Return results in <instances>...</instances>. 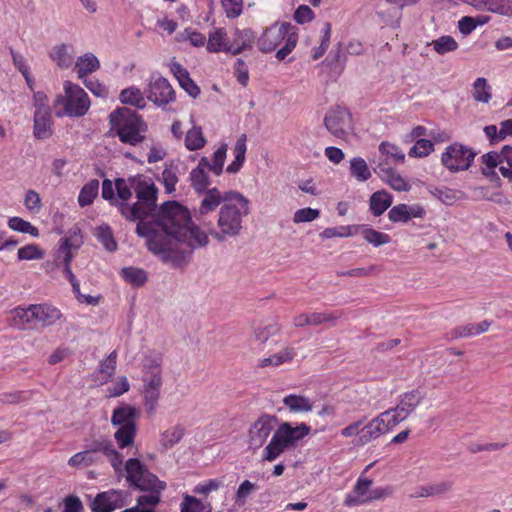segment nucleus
<instances>
[{
	"mask_svg": "<svg viewBox=\"0 0 512 512\" xmlns=\"http://www.w3.org/2000/svg\"><path fill=\"white\" fill-rule=\"evenodd\" d=\"M115 207L128 221H138L136 233L146 238L148 250L164 262L176 261L208 243L187 208L175 201L157 206L158 189L142 175L115 180Z\"/></svg>",
	"mask_w": 512,
	"mask_h": 512,
	"instance_id": "1",
	"label": "nucleus"
},
{
	"mask_svg": "<svg viewBox=\"0 0 512 512\" xmlns=\"http://www.w3.org/2000/svg\"><path fill=\"white\" fill-rule=\"evenodd\" d=\"M228 197L224 198L218 212V229L210 231L219 242L238 236L243 228V218L249 214V201L241 193L229 191Z\"/></svg>",
	"mask_w": 512,
	"mask_h": 512,
	"instance_id": "2",
	"label": "nucleus"
},
{
	"mask_svg": "<svg viewBox=\"0 0 512 512\" xmlns=\"http://www.w3.org/2000/svg\"><path fill=\"white\" fill-rule=\"evenodd\" d=\"M310 433V427L301 423L293 427L288 422H283L274 432L269 444L264 448L262 459L273 462L284 451L295 447L298 441Z\"/></svg>",
	"mask_w": 512,
	"mask_h": 512,
	"instance_id": "3",
	"label": "nucleus"
},
{
	"mask_svg": "<svg viewBox=\"0 0 512 512\" xmlns=\"http://www.w3.org/2000/svg\"><path fill=\"white\" fill-rule=\"evenodd\" d=\"M109 120L121 142L135 146L144 140L141 133L146 125L133 110L118 108L109 115Z\"/></svg>",
	"mask_w": 512,
	"mask_h": 512,
	"instance_id": "4",
	"label": "nucleus"
},
{
	"mask_svg": "<svg viewBox=\"0 0 512 512\" xmlns=\"http://www.w3.org/2000/svg\"><path fill=\"white\" fill-rule=\"evenodd\" d=\"M140 416L139 411L126 403L120 404L113 410L111 424L117 427L114 433V439L120 449L134 445L137 433V420Z\"/></svg>",
	"mask_w": 512,
	"mask_h": 512,
	"instance_id": "5",
	"label": "nucleus"
},
{
	"mask_svg": "<svg viewBox=\"0 0 512 512\" xmlns=\"http://www.w3.org/2000/svg\"><path fill=\"white\" fill-rule=\"evenodd\" d=\"M226 153L227 145L224 144L214 152L212 162L207 157H202L197 167L190 172L191 185L197 193H202L209 189L208 171L213 172L216 176L222 173Z\"/></svg>",
	"mask_w": 512,
	"mask_h": 512,
	"instance_id": "6",
	"label": "nucleus"
},
{
	"mask_svg": "<svg viewBox=\"0 0 512 512\" xmlns=\"http://www.w3.org/2000/svg\"><path fill=\"white\" fill-rule=\"evenodd\" d=\"M65 95H59L54 106L63 105L62 111H56L58 117L64 115L80 117L86 114L90 107V101L85 91L70 81L64 82Z\"/></svg>",
	"mask_w": 512,
	"mask_h": 512,
	"instance_id": "7",
	"label": "nucleus"
},
{
	"mask_svg": "<svg viewBox=\"0 0 512 512\" xmlns=\"http://www.w3.org/2000/svg\"><path fill=\"white\" fill-rule=\"evenodd\" d=\"M124 470L127 482L138 489H159L166 488V483L159 480L148 468L137 458H130L126 461Z\"/></svg>",
	"mask_w": 512,
	"mask_h": 512,
	"instance_id": "8",
	"label": "nucleus"
},
{
	"mask_svg": "<svg viewBox=\"0 0 512 512\" xmlns=\"http://www.w3.org/2000/svg\"><path fill=\"white\" fill-rule=\"evenodd\" d=\"M160 363V359H155L153 364L145 365V372L143 375V396L145 406L149 414H152L155 411L160 398V391L162 387Z\"/></svg>",
	"mask_w": 512,
	"mask_h": 512,
	"instance_id": "9",
	"label": "nucleus"
},
{
	"mask_svg": "<svg viewBox=\"0 0 512 512\" xmlns=\"http://www.w3.org/2000/svg\"><path fill=\"white\" fill-rule=\"evenodd\" d=\"M326 129L336 138L347 140L353 132L351 113L343 107L330 109L324 117Z\"/></svg>",
	"mask_w": 512,
	"mask_h": 512,
	"instance_id": "10",
	"label": "nucleus"
},
{
	"mask_svg": "<svg viewBox=\"0 0 512 512\" xmlns=\"http://www.w3.org/2000/svg\"><path fill=\"white\" fill-rule=\"evenodd\" d=\"M475 156L476 152L472 149L460 143H453L446 148L441 161L448 170L456 172L467 170Z\"/></svg>",
	"mask_w": 512,
	"mask_h": 512,
	"instance_id": "11",
	"label": "nucleus"
},
{
	"mask_svg": "<svg viewBox=\"0 0 512 512\" xmlns=\"http://www.w3.org/2000/svg\"><path fill=\"white\" fill-rule=\"evenodd\" d=\"M129 504V493L111 489L98 493L90 504L92 512H113Z\"/></svg>",
	"mask_w": 512,
	"mask_h": 512,
	"instance_id": "12",
	"label": "nucleus"
},
{
	"mask_svg": "<svg viewBox=\"0 0 512 512\" xmlns=\"http://www.w3.org/2000/svg\"><path fill=\"white\" fill-rule=\"evenodd\" d=\"M424 396L419 390H412L401 395L396 407L386 410L390 412L391 425H398L407 419L421 404Z\"/></svg>",
	"mask_w": 512,
	"mask_h": 512,
	"instance_id": "13",
	"label": "nucleus"
},
{
	"mask_svg": "<svg viewBox=\"0 0 512 512\" xmlns=\"http://www.w3.org/2000/svg\"><path fill=\"white\" fill-rule=\"evenodd\" d=\"M390 412H382L377 417L373 418L368 424L361 428V434L357 439L356 445L364 446L376 440L381 435L387 433L395 427L391 425L389 418Z\"/></svg>",
	"mask_w": 512,
	"mask_h": 512,
	"instance_id": "14",
	"label": "nucleus"
},
{
	"mask_svg": "<svg viewBox=\"0 0 512 512\" xmlns=\"http://www.w3.org/2000/svg\"><path fill=\"white\" fill-rule=\"evenodd\" d=\"M277 424V418L267 414L261 415L250 427L248 443L252 449L261 448Z\"/></svg>",
	"mask_w": 512,
	"mask_h": 512,
	"instance_id": "15",
	"label": "nucleus"
},
{
	"mask_svg": "<svg viewBox=\"0 0 512 512\" xmlns=\"http://www.w3.org/2000/svg\"><path fill=\"white\" fill-rule=\"evenodd\" d=\"M293 26L288 22L276 23L266 29L262 36L258 39V48L268 53L276 49V47L293 33Z\"/></svg>",
	"mask_w": 512,
	"mask_h": 512,
	"instance_id": "16",
	"label": "nucleus"
},
{
	"mask_svg": "<svg viewBox=\"0 0 512 512\" xmlns=\"http://www.w3.org/2000/svg\"><path fill=\"white\" fill-rule=\"evenodd\" d=\"M84 448L90 453H93L94 457H100L99 453L102 452L109 459L116 473L122 470V456L114 448L110 440L102 437L97 439L85 440Z\"/></svg>",
	"mask_w": 512,
	"mask_h": 512,
	"instance_id": "17",
	"label": "nucleus"
},
{
	"mask_svg": "<svg viewBox=\"0 0 512 512\" xmlns=\"http://www.w3.org/2000/svg\"><path fill=\"white\" fill-rule=\"evenodd\" d=\"M147 98L158 106H164L175 100V92L167 79L158 77L150 81Z\"/></svg>",
	"mask_w": 512,
	"mask_h": 512,
	"instance_id": "18",
	"label": "nucleus"
},
{
	"mask_svg": "<svg viewBox=\"0 0 512 512\" xmlns=\"http://www.w3.org/2000/svg\"><path fill=\"white\" fill-rule=\"evenodd\" d=\"M341 317V313L338 312H312L302 313L293 318V324L297 328L305 326H318L323 323L330 322L333 325L335 321Z\"/></svg>",
	"mask_w": 512,
	"mask_h": 512,
	"instance_id": "19",
	"label": "nucleus"
},
{
	"mask_svg": "<svg viewBox=\"0 0 512 512\" xmlns=\"http://www.w3.org/2000/svg\"><path fill=\"white\" fill-rule=\"evenodd\" d=\"M372 484V480L368 478H359L353 491L346 496L344 504L348 507H352L368 503Z\"/></svg>",
	"mask_w": 512,
	"mask_h": 512,
	"instance_id": "20",
	"label": "nucleus"
},
{
	"mask_svg": "<svg viewBox=\"0 0 512 512\" xmlns=\"http://www.w3.org/2000/svg\"><path fill=\"white\" fill-rule=\"evenodd\" d=\"M228 192L229 191L221 193L215 187L202 192L203 197L200 201L197 213L200 216H204L214 211L220 204H224V198H229Z\"/></svg>",
	"mask_w": 512,
	"mask_h": 512,
	"instance_id": "21",
	"label": "nucleus"
},
{
	"mask_svg": "<svg viewBox=\"0 0 512 512\" xmlns=\"http://www.w3.org/2000/svg\"><path fill=\"white\" fill-rule=\"evenodd\" d=\"M33 135L38 140H45L53 134L51 112L35 111L33 119Z\"/></svg>",
	"mask_w": 512,
	"mask_h": 512,
	"instance_id": "22",
	"label": "nucleus"
},
{
	"mask_svg": "<svg viewBox=\"0 0 512 512\" xmlns=\"http://www.w3.org/2000/svg\"><path fill=\"white\" fill-rule=\"evenodd\" d=\"M170 70L177 79L180 87L184 89L191 97L196 98L200 94V88L191 79L189 72L180 63L172 61Z\"/></svg>",
	"mask_w": 512,
	"mask_h": 512,
	"instance_id": "23",
	"label": "nucleus"
},
{
	"mask_svg": "<svg viewBox=\"0 0 512 512\" xmlns=\"http://www.w3.org/2000/svg\"><path fill=\"white\" fill-rule=\"evenodd\" d=\"M35 326H50L61 318L59 309L47 304H38L34 306Z\"/></svg>",
	"mask_w": 512,
	"mask_h": 512,
	"instance_id": "24",
	"label": "nucleus"
},
{
	"mask_svg": "<svg viewBox=\"0 0 512 512\" xmlns=\"http://www.w3.org/2000/svg\"><path fill=\"white\" fill-rule=\"evenodd\" d=\"M49 57L61 69L69 68L74 59V52L71 45L59 44L52 47Z\"/></svg>",
	"mask_w": 512,
	"mask_h": 512,
	"instance_id": "25",
	"label": "nucleus"
},
{
	"mask_svg": "<svg viewBox=\"0 0 512 512\" xmlns=\"http://www.w3.org/2000/svg\"><path fill=\"white\" fill-rule=\"evenodd\" d=\"M357 232H361L363 238L375 247L388 244L391 240L388 234L376 231L367 225H355V233Z\"/></svg>",
	"mask_w": 512,
	"mask_h": 512,
	"instance_id": "26",
	"label": "nucleus"
},
{
	"mask_svg": "<svg viewBox=\"0 0 512 512\" xmlns=\"http://www.w3.org/2000/svg\"><path fill=\"white\" fill-rule=\"evenodd\" d=\"M283 403L291 412L294 413L310 412L313 408V404L310 399L302 395L290 394L284 397Z\"/></svg>",
	"mask_w": 512,
	"mask_h": 512,
	"instance_id": "27",
	"label": "nucleus"
},
{
	"mask_svg": "<svg viewBox=\"0 0 512 512\" xmlns=\"http://www.w3.org/2000/svg\"><path fill=\"white\" fill-rule=\"evenodd\" d=\"M392 204V196L386 191H377L370 197V210L374 216L382 215Z\"/></svg>",
	"mask_w": 512,
	"mask_h": 512,
	"instance_id": "28",
	"label": "nucleus"
},
{
	"mask_svg": "<svg viewBox=\"0 0 512 512\" xmlns=\"http://www.w3.org/2000/svg\"><path fill=\"white\" fill-rule=\"evenodd\" d=\"M100 63L98 58L92 53H86L78 57L75 68L79 78H83L87 74L93 73L98 70Z\"/></svg>",
	"mask_w": 512,
	"mask_h": 512,
	"instance_id": "29",
	"label": "nucleus"
},
{
	"mask_svg": "<svg viewBox=\"0 0 512 512\" xmlns=\"http://www.w3.org/2000/svg\"><path fill=\"white\" fill-rule=\"evenodd\" d=\"M233 154L235 156L234 161L228 165L226 168V171L228 173L234 174L237 173L240 168L243 166V163L245 161V154H246V135L242 134L233 149Z\"/></svg>",
	"mask_w": 512,
	"mask_h": 512,
	"instance_id": "30",
	"label": "nucleus"
},
{
	"mask_svg": "<svg viewBox=\"0 0 512 512\" xmlns=\"http://www.w3.org/2000/svg\"><path fill=\"white\" fill-rule=\"evenodd\" d=\"M61 256H63L64 264L63 273L70 282V284L72 285L73 283L77 282V279L70 268V262L73 258V255L71 253V243L68 238L62 240V243L58 249V258H60Z\"/></svg>",
	"mask_w": 512,
	"mask_h": 512,
	"instance_id": "31",
	"label": "nucleus"
},
{
	"mask_svg": "<svg viewBox=\"0 0 512 512\" xmlns=\"http://www.w3.org/2000/svg\"><path fill=\"white\" fill-rule=\"evenodd\" d=\"M492 87L489 85L486 78H477L473 85L471 94L476 102L488 103L492 98Z\"/></svg>",
	"mask_w": 512,
	"mask_h": 512,
	"instance_id": "32",
	"label": "nucleus"
},
{
	"mask_svg": "<svg viewBox=\"0 0 512 512\" xmlns=\"http://www.w3.org/2000/svg\"><path fill=\"white\" fill-rule=\"evenodd\" d=\"M99 191V181L92 179L87 182L81 189L78 196V203L81 207L89 206L97 197Z\"/></svg>",
	"mask_w": 512,
	"mask_h": 512,
	"instance_id": "33",
	"label": "nucleus"
},
{
	"mask_svg": "<svg viewBox=\"0 0 512 512\" xmlns=\"http://www.w3.org/2000/svg\"><path fill=\"white\" fill-rule=\"evenodd\" d=\"M350 174L359 182H365L371 177L369 167L361 157H354L350 160Z\"/></svg>",
	"mask_w": 512,
	"mask_h": 512,
	"instance_id": "34",
	"label": "nucleus"
},
{
	"mask_svg": "<svg viewBox=\"0 0 512 512\" xmlns=\"http://www.w3.org/2000/svg\"><path fill=\"white\" fill-rule=\"evenodd\" d=\"M184 436V428L180 425L165 430L160 437V445L164 449L175 446Z\"/></svg>",
	"mask_w": 512,
	"mask_h": 512,
	"instance_id": "35",
	"label": "nucleus"
},
{
	"mask_svg": "<svg viewBox=\"0 0 512 512\" xmlns=\"http://www.w3.org/2000/svg\"><path fill=\"white\" fill-rule=\"evenodd\" d=\"M296 355L294 348L292 347H286L279 351L278 353H275L271 355L270 357L264 358L260 361L261 367L266 366H278L283 364L284 362L290 361L294 358Z\"/></svg>",
	"mask_w": 512,
	"mask_h": 512,
	"instance_id": "36",
	"label": "nucleus"
},
{
	"mask_svg": "<svg viewBox=\"0 0 512 512\" xmlns=\"http://www.w3.org/2000/svg\"><path fill=\"white\" fill-rule=\"evenodd\" d=\"M181 512H211L212 507L210 503H203L200 499L185 495L181 503Z\"/></svg>",
	"mask_w": 512,
	"mask_h": 512,
	"instance_id": "37",
	"label": "nucleus"
},
{
	"mask_svg": "<svg viewBox=\"0 0 512 512\" xmlns=\"http://www.w3.org/2000/svg\"><path fill=\"white\" fill-rule=\"evenodd\" d=\"M35 305H30L28 308H15L12 311L14 320L18 327L24 328L25 325L35 326Z\"/></svg>",
	"mask_w": 512,
	"mask_h": 512,
	"instance_id": "38",
	"label": "nucleus"
},
{
	"mask_svg": "<svg viewBox=\"0 0 512 512\" xmlns=\"http://www.w3.org/2000/svg\"><path fill=\"white\" fill-rule=\"evenodd\" d=\"M120 100L123 104L132 105L137 108L145 107V100L142 92L136 87L124 89L120 94Z\"/></svg>",
	"mask_w": 512,
	"mask_h": 512,
	"instance_id": "39",
	"label": "nucleus"
},
{
	"mask_svg": "<svg viewBox=\"0 0 512 512\" xmlns=\"http://www.w3.org/2000/svg\"><path fill=\"white\" fill-rule=\"evenodd\" d=\"M100 460L101 457H94L93 453H90L84 448L83 451L78 452L69 458L68 465L75 468H82L98 463Z\"/></svg>",
	"mask_w": 512,
	"mask_h": 512,
	"instance_id": "40",
	"label": "nucleus"
},
{
	"mask_svg": "<svg viewBox=\"0 0 512 512\" xmlns=\"http://www.w3.org/2000/svg\"><path fill=\"white\" fill-rule=\"evenodd\" d=\"M205 144L206 140L200 127L193 126V128L186 133L185 146L188 150L195 151L201 149Z\"/></svg>",
	"mask_w": 512,
	"mask_h": 512,
	"instance_id": "41",
	"label": "nucleus"
},
{
	"mask_svg": "<svg viewBox=\"0 0 512 512\" xmlns=\"http://www.w3.org/2000/svg\"><path fill=\"white\" fill-rule=\"evenodd\" d=\"M226 36L227 33L222 28L216 29L214 32L210 33L207 43V50L213 53L222 50L225 51L227 48V44L225 43Z\"/></svg>",
	"mask_w": 512,
	"mask_h": 512,
	"instance_id": "42",
	"label": "nucleus"
},
{
	"mask_svg": "<svg viewBox=\"0 0 512 512\" xmlns=\"http://www.w3.org/2000/svg\"><path fill=\"white\" fill-rule=\"evenodd\" d=\"M45 256L43 249L37 244H28L18 249L17 258L19 261L41 260Z\"/></svg>",
	"mask_w": 512,
	"mask_h": 512,
	"instance_id": "43",
	"label": "nucleus"
},
{
	"mask_svg": "<svg viewBox=\"0 0 512 512\" xmlns=\"http://www.w3.org/2000/svg\"><path fill=\"white\" fill-rule=\"evenodd\" d=\"M125 281L135 286L143 285L147 280V274L143 269L136 267H125L121 271Z\"/></svg>",
	"mask_w": 512,
	"mask_h": 512,
	"instance_id": "44",
	"label": "nucleus"
},
{
	"mask_svg": "<svg viewBox=\"0 0 512 512\" xmlns=\"http://www.w3.org/2000/svg\"><path fill=\"white\" fill-rule=\"evenodd\" d=\"M8 226L10 229L29 234L33 237L39 236V230L33 226L30 222L20 218V217H12L8 220Z\"/></svg>",
	"mask_w": 512,
	"mask_h": 512,
	"instance_id": "45",
	"label": "nucleus"
},
{
	"mask_svg": "<svg viewBox=\"0 0 512 512\" xmlns=\"http://www.w3.org/2000/svg\"><path fill=\"white\" fill-rule=\"evenodd\" d=\"M431 45L433 46L434 50L440 54L444 55L445 53L455 51L458 48L457 41L449 36H441L431 42Z\"/></svg>",
	"mask_w": 512,
	"mask_h": 512,
	"instance_id": "46",
	"label": "nucleus"
},
{
	"mask_svg": "<svg viewBox=\"0 0 512 512\" xmlns=\"http://www.w3.org/2000/svg\"><path fill=\"white\" fill-rule=\"evenodd\" d=\"M486 10L512 17V0H486Z\"/></svg>",
	"mask_w": 512,
	"mask_h": 512,
	"instance_id": "47",
	"label": "nucleus"
},
{
	"mask_svg": "<svg viewBox=\"0 0 512 512\" xmlns=\"http://www.w3.org/2000/svg\"><path fill=\"white\" fill-rule=\"evenodd\" d=\"M257 490V486L249 480H244L238 487L235 494V504L238 507L245 505L250 495Z\"/></svg>",
	"mask_w": 512,
	"mask_h": 512,
	"instance_id": "48",
	"label": "nucleus"
},
{
	"mask_svg": "<svg viewBox=\"0 0 512 512\" xmlns=\"http://www.w3.org/2000/svg\"><path fill=\"white\" fill-rule=\"evenodd\" d=\"M97 238L107 251L113 252L117 249V243L109 226L98 227Z\"/></svg>",
	"mask_w": 512,
	"mask_h": 512,
	"instance_id": "49",
	"label": "nucleus"
},
{
	"mask_svg": "<svg viewBox=\"0 0 512 512\" xmlns=\"http://www.w3.org/2000/svg\"><path fill=\"white\" fill-rule=\"evenodd\" d=\"M10 53H11L14 65L24 76L26 83L29 85V87L32 88V78H31V74H30V69H29V66L27 65L25 57L22 54L14 51L13 49H10Z\"/></svg>",
	"mask_w": 512,
	"mask_h": 512,
	"instance_id": "50",
	"label": "nucleus"
},
{
	"mask_svg": "<svg viewBox=\"0 0 512 512\" xmlns=\"http://www.w3.org/2000/svg\"><path fill=\"white\" fill-rule=\"evenodd\" d=\"M434 144L428 139H418L413 147L410 148L408 155L410 157H426L433 151Z\"/></svg>",
	"mask_w": 512,
	"mask_h": 512,
	"instance_id": "51",
	"label": "nucleus"
},
{
	"mask_svg": "<svg viewBox=\"0 0 512 512\" xmlns=\"http://www.w3.org/2000/svg\"><path fill=\"white\" fill-rule=\"evenodd\" d=\"M481 158L482 163L484 164L482 173L486 176L495 174L494 169L498 166V164L502 163V160L500 159V153L497 152L486 153Z\"/></svg>",
	"mask_w": 512,
	"mask_h": 512,
	"instance_id": "52",
	"label": "nucleus"
},
{
	"mask_svg": "<svg viewBox=\"0 0 512 512\" xmlns=\"http://www.w3.org/2000/svg\"><path fill=\"white\" fill-rule=\"evenodd\" d=\"M165 488L159 489H141L142 491H149L150 494L139 496L137 499V506L145 507L146 505H150L152 507L156 506L160 502L161 493Z\"/></svg>",
	"mask_w": 512,
	"mask_h": 512,
	"instance_id": "53",
	"label": "nucleus"
},
{
	"mask_svg": "<svg viewBox=\"0 0 512 512\" xmlns=\"http://www.w3.org/2000/svg\"><path fill=\"white\" fill-rule=\"evenodd\" d=\"M379 151L382 155H385L387 160L393 159L397 162L405 159V154L394 144L388 142H382L379 145Z\"/></svg>",
	"mask_w": 512,
	"mask_h": 512,
	"instance_id": "54",
	"label": "nucleus"
},
{
	"mask_svg": "<svg viewBox=\"0 0 512 512\" xmlns=\"http://www.w3.org/2000/svg\"><path fill=\"white\" fill-rule=\"evenodd\" d=\"M355 234V225L342 226L340 228H326L320 233L322 239H330L333 237H349Z\"/></svg>",
	"mask_w": 512,
	"mask_h": 512,
	"instance_id": "55",
	"label": "nucleus"
},
{
	"mask_svg": "<svg viewBox=\"0 0 512 512\" xmlns=\"http://www.w3.org/2000/svg\"><path fill=\"white\" fill-rule=\"evenodd\" d=\"M320 215V211L318 209H313L310 207L298 209L293 216V222L295 224L312 222L317 219Z\"/></svg>",
	"mask_w": 512,
	"mask_h": 512,
	"instance_id": "56",
	"label": "nucleus"
},
{
	"mask_svg": "<svg viewBox=\"0 0 512 512\" xmlns=\"http://www.w3.org/2000/svg\"><path fill=\"white\" fill-rule=\"evenodd\" d=\"M408 205L399 204L393 206L388 212V218L392 222H407L409 221Z\"/></svg>",
	"mask_w": 512,
	"mask_h": 512,
	"instance_id": "57",
	"label": "nucleus"
},
{
	"mask_svg": "<svg viewBox=\"0 0 512 512\" xmlns=\"http://www.w3.org/2000/svg\"><path fill=\"white\" fill-rule=\"evenodd\" d=\"M297 40L298 36L295 32L288 34V37L285 39V45L277 51L276 58L279 61L284 60L296 47Z\"/></svg>",
	"mask_w": 512,
	"mask_h": 512,
	"instance_id": "58",
	"label": "nucleus"
},
{
	"mask_svg": "<svg viewBox=\"0 0 512 512\" xmlns=\"http://www.w3.org/2000/svg\"><path fill=\"white\" fill-rule=\"evenodd\" d=\"M222 6L228 18H236L242 13V0H222Z\"/></svg>",
	"mask_w": 512,
	"mask_h": 512,
	"instance_id": "59",
	"label": "nucleus"
},
{
	"mask_svg": "<svg viewBox=\"0 0 512 512\" xmlns=\"http://www.w3.org/2000/svg\"><path fill=\"white\" fill-rule=\"evenodd\" d=\"M384 180L396 191H408L410 189V185L395 171H392Z\"/></svg>",
	"mask_w": 512,
	"mask_h": 512,
	"instance_id": "60",
	"label": "nucleus"
},
{
	"mask_svg": "<svg viewBox=\"0 0 512 512\" xmlns=\"http://www.w3.org/2000/svg\"><path fill=\"white\" fill-rule=\"evenodd\" d=\"M116 351H113L109 356L102 362L100 366V374L104 375L105 378L111 377L116 369Z\"/></svg>",
	"mask_w": 512,
	"mask_h": 512,
	"instance_id": "61",
	"label": "nucleus"
},
{
	"mask_svg": "<svg viewBox=\"0 0 512 512\" xmlns=\"http://www.w3.org/2000/svg\"><path fill=\"white\" fill-rule=\"evenodd\" d=\"M25 207L34 213L39 212L41 208V199L39 194L34 190H29L24 198Z\"/></svg>",
	"mask_w": 512,
	"mask_h": 512,
	"instance_id": "62",
	"label": "nucleus"
},
{
	"mask_svg": "<svg viewBox=\"0 0 512 512\" xmlns=\"http://www.w3.org/2000/svg\"><path fill=\"white\" fill-rule=\"evenodd\" d=\"M314 17V12L307 5H300L294 13V20L299 24L311 22Z\"/></svg>",
	"mask_w": 512,
	"mask_h": 512,
	"instance_id": "63",
	"label": "nucleus"
},
{
	"mask_svg": "<svg viewBox=\"0 0 512 512\" xmlns=\"http://www.w3.org/2000/svg\"><path fill=\"white\" fill-rule=\"evenodd\" d=\"M84 507L79 499V497L75 495L67 496L64 499V510L63 512H83Z\"/></svg>",
	"mask_w": 512,
	"mask_h": 512,
	"instance_id": "64",
	"label": "nucleus"
}]
</instances>
